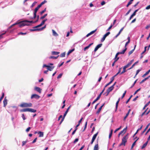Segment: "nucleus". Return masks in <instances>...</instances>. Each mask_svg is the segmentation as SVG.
<instances>
[{
	"mask_svg": "<svg viewBox=\"0 0 150 150\" xmlns=\"http://www.w3.org/2000/svg\"><path fill=\"white\" fill-rule=\"evenodd\" d=\"M37 2L36 1H35L33 3V4H32L31 7H33L36 4Z\"/></svg>",
	"mask_w": 150,
	"mask_h": 150,
	"instance_id": "obj_49",
	"label": "nucleus"
},
{
	"mask_svg": "<svg viewBox=\"0 0 150 150\" xmlns=\"http://www.w3.org/2000/svg\"><path fill=\"white\" fill-rule=\"evenodd\" d=\"M38 134H39V137H42L43 136L44 134L43 132L41 131H39L38 132Z\"/></svg>",
	"mask_w": 150,
	"mask_h": 150,
	"instance_id": "obj_24",
	"label": "nucleus"
},
{
	"mask_svg": "<svg viewBox=\"0 0 150 150\" xmlns=\"http://www.w3.org/2000/svg\"><path fill=\"white\" fill-rule=\"evenodd\" d=\"M150 72V69L148 71L146 72V73L144 74L142 76V77H145L146 75H148L149 73Z\"/></svg>",
	"mask_w": 150,
	"mask_h": 150,
	"instance_id": "obj_28",
	"label": "nucleus"
},
{
	"mask_svg": "<svg viewBox=\"0 0 150 150\" xmlns=\"http://www.w3.org/2000/svg\"><path fill=\"white\" fill-rule=\"evenodd\" d=\"M138 63V62H136L135 63H134L132 66V67L129 68V69H128V70H130L132 68L134 67Z\"/></svg>",
	"mask_w": 150,
	"mask_h": 150,
	"instance_id": "obj_38",
	"label": "nucleus"
},
{
	"mask_svg": "<svg viewBox=\"0 0 150 150\" xmlns=\"http://www.w3.org/2000/svg\"><path fill=\"white\" fill-rule=\"evenodd\" d=\"M102 45V44H100L98 45L95 48L94 51L95 52H96V51L100 47H101V46Z\"/></svg>",
	"mask_w": 150,
	"mask_h": 150,
	"instance_id": "obj_11",
	"label": "nucleus"
},
{
	"mask_svg": "<svg viewBox=\"0 0 150 150\" xmlns=\"http://www.w3.org/2000/svg\"><path fill=\"white\" fill-rule=\"evenodd\" d=\"M46 25H45L44 27H42V28H35V27H34V28H35L34 29H32L31 30L32 31H37V30H42L46 28Z\"/></svg>",
	"mask_w": 150,
	"mask_h": 150,
	"instance_id": "obj_7",
	"label": "nucleus"
},
{
	"mask_svg": "<svg viewBox=\"0 0 150 150\" xmlns=\"http://www.w3.org/2000/svg\"><path fill=\"white\" fill-rule=\"evenodd\" d=\"M150 103V101H149L144 106V107H146L147 106L149 105V103Z\"/></svg>",
	"mask_w": 150,
	"mask_h": 150,
	"instance_id": "obj_63",
	"label": "nucleus"
},
{
	"mask_svg": "<svg viewBox=\"0 0 150 150\" xmlns=\"http://www.w3.org/2000/svg\"><path fill=\"white\" fill-rule=\"evenodd\" d=\"M121 127H122V126H120V127H119V128L117 129H116L115 130V131H114V133H116L117 131L119 130L121 128Z\"/></svg>",
	"mask_w": 150,
	"mask_h": 150,
	"instance_id": "obj_48",
	"label": "nucleus"
},
{
	"mask_svg": "<svg viewBox=\"0 0 150 150\" xmlns=\"http://www.w3.org/2000/svg\"><path fill=\"white\" fill-rule=\"evenodd\" d=\"M136 46V45H135L134 47V49L129 52V53H128L129 55H130L133 52V51H134V50L135 49Z\"/></svg>",
	"mask_w": 150,
	"mask_h": 150,
	"instance_id": "obj_34",
	"label": "nucleus"
},
{
	"mask_svg": "<svg viewBox=\"0 0 150 150\" xmlns=\"http://www.w3.org/2000/svg\"><path fill=\"white\" fill-rule=\"evenodd\" d=\"M112 132H113V130H112V129H111V130L110 132L109 135V138H110L111 137L112 134Z\"/></svg>",
	"mask_w": 150,
	"mask_h": 150,
	"instance_id": "obj_42",
	"label": "nucleus"
},
{
	"mask_svg": "<svg viewBox=\"0 0 150 150\" xmlns=\"http://www.w3.org/2000/svg\"><path fill=\"white\" fill-rule=\"evenodd\" d=\"M93 43H92L90 44L88 46L86 47H84V50L85 51L86 50L88 49L93 44Z\"/></svg>",
	"mask_w": 150,
	"mask_h": 150,
	"instance_id": "obj_27",
	"label": "nucleus"
},
{
	"mask_svg": "<svg viewBox=\"0 0 150 150\" xmlns=\"http://www.w3.org/2000/svg\"><path fill=\"white\" fill-rule=\"evenodd\" d=\"M119 57H118L117 58V59H115V61L114 62H113V63L112 64V66L113 67L114 66V65H115V62L117 61L118 59H119Z\"/></svg>",
	"mask_w": 150,
	"mask_h": 150,
	"instance_id": "obj_43",
	"label": "nucleus"
},
{
	"mask_svg": "<svg viewBox=\"0 0 150 150\" xmlns=\"http://www.w3.org/2000/svg\"><path fill=\"white\" fill-rule=\"evenodd\" d=\"M113 78V77H112L111 78L110 81V82H109V83L105 86V87H106L107 86H108L110 85L111 83L114 80V79Z\"/></svg>",
	"mask_w": 150,
	"mask_h": 150,
	"instance_id": "obj_17",
	"label": "nucleus"
},
{
	"mask_svg": "<svg viewBox=\"0 0 150 150\" xmlns=\"http://www.w3.org/2000/svg\"><path fill=\"white\" fill-rule=\"evenodd\" d=\"M128 138V137L127 135H126L123 137L122 139V142L120 144L119 146H120L122 145L125 146V143L127 142Z\"/></svg>",
	"mask_w": 150,
	"mask_h": 150,
	"instance_id": "obj_2",
	"label": "nucleus"
},
{
	"mask_svg": "<svg viewBox=\"0 0 150 150\" xmlns=\"http://www.w3.org/2000/svg\"><path fill=\"white\" fill-rule=\"evenodd\" d=\"M52 32L53 35L55 36H57L58 35V34L55 32L54 30H52Z\"/></svg>",
	"mask_w": 150,
	"mask_h": 150,
	"instance_id": "obj_25",
	"label": "nucleus"
},
{
	"mask_svg": "<svg viewBox=\"0 0 150 150\" xmlns=\"http://www.w3.org/2000/svg\"><path fill=\"white\" fill-rule=\"evenodd\" d=\"M141 88H139L136 91H135V92H134V95L136 94L138 91H139L140 90Z\"/></svg>",
	"mask_w": 150,
	"mask_h": 150,
	"instance_id": "obj_53",
	"label": "nucleus"
},
{
	"mask_svg": "<svg viewBox=\"0 0 150 150\" xmlns=\"http://www.w3.org/2000/svg\"><path fill=\"white\" fill-rule=\"evenodd\" d=\"M62 75V74H60L57 77V78L58 79H59L61 77Z\"/></svg>",
	"mask_w": 150,
	"mask_h": 150,
	"instance_id": "obj_51",
	"label": "nucleus"
},
{
	"mask_svg": "<svg viewBox=\"0 0 150 150\" xmlns=\"http://www.w3.org/2000/svg\"><path fill=\"white\" fill-rule=\"evenodd\" d=\"M47 14H45V15H44L43 16H41L40 18V19H44V18H45L47 16Z\"/></svg>",
	"mask_w": 150,
	"mask_h": 150,
	"instance_id": "obj_41",
	"label": "nucleus"
},
{
	"mask_svg": "<svg viewBox=\"0 0 150 150\" xmlns=\"http://www.w3.org/2000/svg\"><path fill=\"white\" fill-rule=\"evenodd\" d=\"M150 125V123H149L146 127L144 129V130L142 132V134H143L145 132V131L148 128L149 126Z\"/></svg>",
	"mask_w": 150,
	"mask_h": 150,
	"instance_id": "obj_31",
	"label": "nucleus"
},
{
	"mask_svg": "<svg viewBox=\"0 0 150 150\" xmlns=\"http://www.w3.org/2000/svg\"><path fill=\"white\" fill-rule=\"evenodd\" d=\"M4 103V106L5 107L7 104V100L6 99V98H5L4 100L3 101Z\"/></svg>",
	"mask_w": 150,
	"mask_h": 150,
	"instance_id": "obj_19",
	"label": "nucleus"
},
{
	"mask_svg": "<svg viewBox=\"0 0 150 150\" xmlns=\"http://www.w3.org/2000/svg\"><path fill=\"white\" fill-rule=\"evenodd\" d=\"M148 143V141H147L146 142H145L142 146L141 147V149H142L144 148L147 145V144Z\"/></svg>",
	"mask_w": 150,
	"mask_h": 150,
	"instance_id": "obj_30",
	"label": "nucleus"
},
{
	"mask_svg": "<svg viewBox=\"0 0 150 150\" xmlns=\"http://www.w3.org/2000/svg\"><path fill=\"white\" fill-rule=\"evenodd\" d=\"M114 87L113 86H111L109 87L107 90V93L108 94L114 88Z\"/></svg>",
	"mask_w": 150,
	"mask_h": 150,
	"instance_id": "obj_12",
	"label": "nucleus"
},
{
	"mask_svg": "<svg viewBox=\"0 0 150 150\" xmlns=\"http://www.w3.org/2000/svg\"><path fill=\"white\" fill-rule=\"evenodd\" d=\"M132 97V95H131L130 96V97L128 99L127 101L126 102V103L127 104L128 103V102H129V100H130V99Z\"/></svg>",
	"mask_w": 150,
	"mask_h": 150,
	"instance_id": "obj_54",
	"label": "nucleus"
},
{
	"mask_svg": "<svg viewBox=\"0 0 150 150\" xmlns=\"http://www.w3.org/2000/svg\"><path fill=\"white\" fill-rule=\"evenodd\" d=\"M126 68L124 67L123 68V70L120 73V74H121L125 72L126 71Z\"/></svg>",
	"mask_w": 150,
	"mask_h": 150,
	"instance_id": "obj_37",
	"label": "nucleus"
},
{
	"mask_svg": "<svg viewBox=\"0 0 150 150\" xmlns=\"http://www.w3.org/2000/svg\"><path fill=\"white\" fill-rule=\"evenodd\" d=\"M59 52H55V51H52V54L53 55H57L59 54Z\"/></svg>",
	"mask_w": 150,
	"mask_h": 150,
	"instance_id": "obj_32",
	"label": "nucleus"
},
{
	"mask_svg": "<svg viewBox=\"0 0 150 150\" xmlns=\"http://www.w3.org/2000/svg\"><path fill=\"white\" fill-rule=\"evenodd\" d=\"M79 140V139L78 138L76 139L74 142V143H76Z\"/></svg>",
	"mask_w": 150,
	"mask_h": 150,
	"instance_id": "obj_61",
	"label": "nucleus"
},
{
	"mask_svg": "<svg viewBox=\"0 0 150 150\" xmlns=\"http://www.w3.org/2000/svg\"><path fill=\"white\" fill-rule=\"evenodd\" d=\"M32 104L31 103H21L20 105V106L22 107H32Z\"/></svg>",
	"mask_w": 150,
	"mask_h": 150,
	"instance_id": "obj_3",
	"label": "nucleus"
},
{
	"mask_svg": "<svg viewBox=\"0 0 150 150\" xmlns=\"http://www.w3.org/2000/svg\"><path fill=\"white\" fill-rule=\"evenodd\" d=\"M46 11V8H45L44 10L41 11L40 13V15H42L43 13L45 12Z\"/></svg>",
	"mask_w": 150,
	"mask_h": 150,
	"instance_id": "obj_46",
	"label": "nucleus"
},
{
	"mask_svg": "<svg viewBox=\"0 0 150 150\" xmlns=\"http://www.w3.org/2000/svg\"><path fill=\"white\" fill-rule=\"evenodd\" d=\"M54 68V66L51 67L50 66H48L47 69L48 70L50 71H52Z\"/></svg>",
	"mask_w": 150,
	"mask_h": 150,
	"instance_id": "obj_18",
	"label": "nucleus"
},
{
	"mask_svg": "<svg viewBox=\"0 0 150 150\" xmlns=\"http://www.w3.org/2000/svg\"><path fill=\"white\" fill-rule=\"evenodd\" d=\"M100 97L99 96H98L94 100L93 102L92 103V104H94L96 101H97L100 98Z\"/></svg>",
	"mask_w": 150,
	"mask_h": 150,
	"instance_id": "obj_22",
	"label": "nucleus"
},
{
	"mask_svg": "<svg viewBox=\"0 0 150 150\" xmlns=\"http://www.w3.org/2000/svg\"><path fill=\"white\" fill-rule=\"evenodd\" d=\"M21 112H25L26 111H28V108L23 109L21 110H20Z\"/></svg>",
	"mask_w": 150,
	"mask_h": 150,
	"instance_id": "obj_33",
	"label": "nucleus"
},
{
	"mask_svg": "<svg viewBox=\"0 0 150 150\" xmlns=\"http://www.w3.org/2000/svg\"><path fill=\"white\" fill-rule=\"evenodd\" d=\"M26 34V33H23L22 32H20L18 33V35H24Z\"/></svg>",
	"mask_w": 150,
	"mask_h": 150,
	"instance_id": "obj_56",
	"label": "nucleus"
},
{
	"mask_svg": "<svg viewBox=\"0 0 150 150\" xmlns=\"http://www.w3.org/2000/svg\"><path fill=\"white\" fill-rule=\"evenodd\" d=\"M4 93H3L2 95V96H1V98H0V101H1V100L3 99V98L4 97Z\"/></svg>",
	"mask_w": 150,
	"mask_h": 150,
	"instance_id": "obj_55",
	"label": "nucleus"
},
{
	"mask_svg": "<svg viewBox=\"0 0 150 150\" xmlns=\"http://www.w3.org/2000/svg\"><path fill=\"white\" fill-rule=\"evenodd\" d=\"M126 92H127L126 91H125L124 92V93H123L122 96V98L124 97L125 96V95L126 93Z\"/></svg>",
	"mask_w": 150,
	"mask_h": 150,
	"instance_id": "obj_52",
	"label": "nucleus"
},
{
	"mask_svg": "<svg viewBox=\"0 0 150 150\" xmlns=\"http://www.w3.org/2000/svg\"><path fill=\"white\" fill-rule=\"evenodd\" d=\"M127 128V127H126L122 130L121 131L119 134V136L120 135H121L122 133L124 134L125 133L126 131Z\"/></svg>",
	"mask_w": 150,
	"mask_h": 150,
	"instance_id": "obj_9",
	"label": "nucleus"
},
{
	"mask_svg": "<svg viewBox=\"0 0 150 150\" xmlns=\"http://www.w3.org/2000/svg\"><path fill=\"white\" fill-rule=\"evenodd\" d=\"M149 28H150V24L147 25L146 27H145V28L146 29H148Z\"/></svg>",
	"mask_w": 150,
	"mask_h": 150,
	"instance_id": "obj_64",
	"label": "nucleus"
},
{
	"mask_svg": "<svg viewBox=\"0 0 150 150\" xmlns=\"http://www.w3.org/2000/svg\"><path fill=\"white\" fill-rule=\"evenodd\" d=\"M28 111L32 112H36V110L32 108H28Z\"/></svg>",
	"mask_w": 150,
	"mask_h": 150,
	"instance_id": "obj_21",
	"label": "nucleus"
},
{
	"mask_svg": "<svg viewBox=\"0 0 150 150\" xmlns=\"http://www.w3.org/2000/svg\"><path fill=\"white\" fill-rule=\"evenodd\" d=\"M59 55H58L57 57H54V56H51L49 58L50 59H56L57 58V57H59Z\"/></svg>",
	"mask_w": 150,
	"mask_h": 150,
	"instance_id": "obj_35",
	"label": "nucleus"
},
{
	"mask_svg": "<svg viewBox=\"0 0 150 150\" xmlns=\"http://www.w3.org/2000/svg\"><path fill=\"white\" fill-rule=\"evenodd\" d=\"M98 146L97 144H96L94 146L93 150H98Z\"/></svg>",
	"mask_w": 150,
	"mask_h": 150,
	"instance_id": "obj_29",
	"label": "nucleus"
},
{
	"mask_svg": "<svg viewBox=\"0 0 150 150\" xmlns=\"http://www.w3.org/2000/svg\"><path fill=\"white\" fill-rule=\"evenodd\" d=\"M21 117L23 120H25L26 119L23 114H22Z\"/></svg>",
	"mask_w": 150,
	"mask_h": 150,
	"instance_id": "obj_50",
	"label": "nucleus"
},
{
	"mask_svg": "<svg viewBox=\"0 0 150 150\" xmlns=\"http://www.w3.org/2000/svg\"><path fill=\"white\" fill-rule=\"evenodd\" d=\"M125 28V27H123L120 30L119 32L115 36V38H117L121 33V32L123 30V29Z\"/></svg>",
	"mask_w": 150,
	"mask_h": 150,
	"instance_id": "obj_16",
	"label": "nucleus"
},
{
	"mask_svg": "<svg viewBox=\"0 0 150 150\" xmlns=\"http://www.w3.org/2000/svg\"><path fill=\"white\" fill-rule=\"evenodd\" d=\"M145 8L146 10H149V9H150V4L149 5L146 6V7Z\"/></svg>",
	"mask_w": 150,
	"mask_h": 150,
	"instance_id": "obj_62",
	"label": "nucleus"
},
{
	"mask_svg": "<svg viewBox=\"0 0 150 150\" xmlns=\"http://www.w3.org/2000/svg\"><path fill=\"white\" fill-rule=\"evenodd\" d=\"M139 139V138H137V139L132 144V147H131V149H132L133 147H134V146L135 145V143H136V141L138 139Z\"/></svg>",
	"mask_w": 150,
	"mask_h": 150,
	"instance_id": "obj_40",
	"label": "nucleus"
},
{
	"mask_svg": "<svg viewBox=\"0 0 150 150\" xmlns=\"http://www.w3.org/2000/svg\"><path fill=\"white\" fill-rule=\"evenodd\" d=\"M34 22L33 21H28L27 20L19 22H17L13 24L12 26H14L15 25L18 24L19 26L20 27H22L25 25H29L31 23H33Z\"/></svg>",
	"mask_w": 150,
	"mask_h": 150,
	"instance_id": "obj_1",
	"label": "nucleus"
},
{
	"mask_svg": "<svg viewBox=\"0 0 150 150\" xmlns=\"http://www.w3.org/2000/svg\"><path fill=\"white\" fill-rule=\"evenodd\" d=\"M47 20V19H45L44 20L41 22V23L39 25L35 27V28H38V27L41 26L42 25H44L45 22Z\"/></svg>",
	"mask_w": 150,
	"mask_h": 150,
	"instance_id": "obj_8",
	"label": "nucleus"
},
{
	"mask_svg": "<svg viewBox=\"0 0 150 150\" xmlns=\"http://www.w3.org/2000/svg\"><path fill=\"white\" fill-rule=\"evenodd\" d=\"M127 49V48L125 47V49H124L121 52H118L119 53V54H124L125 53V52L126 51V50Z\"/></svg>",
	"mask_w": 150,
	"mask_h": 150,
	"instance_id": "obj_26",
	"label": "nucleus"
},
{
	"mask_svg": "<svg viewBox=\"0 0 150 150\" xmlns=\"http://www.w3.org/2000/svg\"><path fill=\"white\" fill-rule=\"evenodd\" d=\"M74 49H71V50H69L68 52L70 53H71V52H72L73 51H74Z\"/></svg>",
	"mask_w": 150,
	"mask_h": 150,
	"instance_id": "obj_60",
	"label": "nucleus"
},
{
	"mask_svg": "<svg viewBox=\"0 0 150 150\" xmlns=\"http://www.w3.org/2000/svg\"><path fill=\"white\" fill-rule=\"evenodd\" d=\"M35 90L39 92L40 93H41V89L40 88L38 87H35Z\"/></svg>",
	"mask_w": 150,
	"mask_h": 150,
	"instance_id": "obj_14",
	"label": "nucleus"
},
{
	"mask_svg": "<svg viewBox=\"0 0 150 150\" xmlns=\"http://www.w3.org/2000/svg\"><path fill=\"white\" fill-rule=\"evenodd\" d=\"M119 54V53L118 52L115 55V58H114V59L115 60V59H117V57L118 56V55Z\"/></svg>",
	"mask_w": 150,
	"mask_h": 150,
	"instance_id": "obj_47",
	"label": "nucleus"
},
{
	"mask_svg": "<svg viewBox=\"0 0 150 150\" xmlns=\"http://www.w3.org/2000/svg\"><path fill=\"white\" fill-rule=\"evenodd\" d=\"M105 88L103 89V91H102V92L100 93L99 96L100 97L101 96V95L104 92L105 90Z\"/></svg>",
	"mask_w": 150,
	"mask_h": 150,
	"instance_id": "obj_57",
	"label": "nucleus"
},
{
	"mask_svg": "<svg viewBox=\"0 0 150 150\" xmlns=\"http://www.w3.org/2000/svg\"><path fill=\"white\" fill-rule=\"evenodd\" d=\"M96 30H94L92 31H91V32H90V33L88 34L86 36V37H88L90 35L93 34L96 31Z\"/></svg>",
	"mask_w": 150,
	"mask_h": 150,
	"instance_id": "obj_13",
	"label": "nucleus"
},
{
	"mask_svg": "<svg viewBox=\"0 0 150 150\" xmlns=\"http://www.w3.org/2000/svg\"><path fill=\"white\" fill-rule=\"evenodd\" d=\"M70 107L71 106H69L68 108L67 109V110H66V112H65V113H64V115L63 116V117L64 118H65V117L66 116V115L67 113H68V111H69V109L70 108Z\"/></svg>",
	"mask_w": 150,
	"mask_h": 150,
	"instance_id": "obj_15",
	"label": "nucleus"
},
{
	"mask_svg": "<svg viewBox=\"0 0 150 150\" xmlns=\"http://www.w3.org/2000/svg\"><path fill=\"white\" fill-rule=\"evenodd\" d=\"M139 10V9H138L135 11L130 16L129 18V20H130L134 16L136 15V13Z\"/></svg>",
	"mask_w": 150,
	"mask_h": 150,
	"instance_id": "obj_10",
	"label": "nucleus"
},
{
	"mask_svg": "<svg viewBox=\"0 0 150 150\" xmlns=\"http://www.w3.org/2000/svg\"><path fill=\"white\" fill-rule=\"evenodd\" d=\"M27 143L26 141H23L22 142V146H23L25 144Z\"/></svg>",
	"mask_w": 150,
	"mask_h": 150,
	"instance_id": "obj_58",
	"label": "nucleus"
},
{
	"mask_svg": "<svg viewBox=\"0 0 150 150\" xmlns=\"http://www.w3.org/2000/svg\"><path fill=\"white\" fill-rule=\"evenodd\" d=\"M40 96L37 94H33L31 96V99L35 98L37 99H38L40 98Z\"/></svg>",
	"mask_w": 150,
	"mask_h": 150,
	"instance_id": "obj_5",
	"label": "nucleus"
},
{
	"mask_svg": "<svg viewBox=\"0 0 150 150\" xmlns=\"http://www.w3.org/2000/svg\"><path fill=\"white\" fill-rule=\"evenodd\" d=\"M65 52L62 53L60 55V57H64L65 56Z\"/></svg>",
	"mask_w": 150,
	"mask_h": 150,
	"instance_id": "obj_45",
	"label": "nucleus"
},
{
	"mask_svg": "<svg viewBox=\"0 0 150 150\" xmlns=\"http://www.w3.org/2000/svg\"><path fill=\"white\" fill-rule=\"evenodd\" d=\"M120 98H119V99H118V100L117 101V102H116V109H115V111H116L117 109V107H118V104L119 103V102L120 101Z\"/></svg>",
	"mask_w": 150,
	"mask_h": 150,
	"instance_id": "obj_23",
	"label": "nucleus"
},
{
	"mask_svg": "<svg viewBox=\"0 0 150 150\" xmlns=\"http://www.w3.org/2000/svg\"><path fill=\"white\" fill-rule=\"evenodd\" d=\"M110 33L109 32H107V33H106L105 34L103 37L101 39V42H103L104 41V40H105V38H106L108 35L110 34Z\"/></svg>",
	"mask_w": 150,
	"mask_h": 150,
	"instance_id": "obj_6",
	"label": "nucleus"
},
{
	"mask_svg": "<svg viewBox=\"0 0 150 150\" xmlns=\"http://www.w3.org/2000/svg\"><path fill=\"white\" fill-rule=\"evenodd\" d=\"M47 2V1L46 0H44L42 2L41 4L39 5L41 7L42 5L44 4Z\"/></svg>",
	"mask_w": 150,
	"mask_h": 150,
	"instance_id": "obj_36",
	"label": "nucleus"
},
{
	"mask_svg": "<svg viewBox=\"0 0 150 150\" xmlns=\"http://www.w3.org/2000/svg\"><path fill=\"white\" fill-rule=\"evenodd\" d=\"M101 107H100V108H99L98 111L96 112V114H98L100 112V111L102 109Z\"/></svg>",
	"mask_w": 150,
	"mask_h": 150,
	"instance_id": "obj_39",
	"label": "nucleus"
},
{
	"mask_svg": "<svg viewBox=\"0 0 150 150\" xmlns=\"http://www.w3.org/2000/svg\"><path fill=\"white\" fill-rule=\"evenodd\" d=\"M98 132H97L96 133V134H95L93 136V137H92V138L93 139H95L98 134Z\"/></svg>",
	"mask_w": 150,
	"mask_h": 150,
	"instance_id": "obj_44",
	"label": "nucleus"
},
{
	"mask_svg": "<svg viewBox=\"0 0 150 150\" xmlns=\"http://www.w3.org/2000/svg\"><path fill=\"white\" fill-rule=\"evenodd\" d=\"M150 77V76H149L147 77L144 78V79H143L142 81L140 82V83L142 84L143 83L144 81H145L147 80V79H148Z\"/></svg>",
	"mask_w": 150,
	"mask_h": 150,
	"instance_id": "obj_20",
	"label": "nucleus"
},
{
	"mask_svg": "<svg viewBox=\"0 0 150 150\" xmlns=\"http://www.w3.org/2000/svg\"><path fill=\"white\" fill-rule=\"evenodd\" d=\"M131 9H130L128 11V12L126 13V14H125V16H127V15L128 14H129V13L131 11Z\"/></svg>",
	"mask_w": 150,
	"mask_h": 150,
	"instance_id": "obj_59",
	"label": "nucleus"
},
{
	"mask_svg": "<svg viewBox=\"0 0 150 150\" xmlns=\"http://www.w3.org/2000/svg\"><path fill=\"white\" fill-rule=\"evenodd\" d=\"M41 7L38 5L35 9L34 10V17L33 18H35L36 17V13L39 9L40 7Z\"/></svg>",
	"mask_w": 150,
	"mask_h": 150,
	"instance_id": "obj_4",
	"label": "nucleus"
}]
</instances>
